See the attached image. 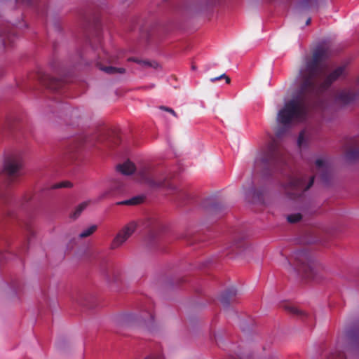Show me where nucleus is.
I'll return each mask as SVG.
<instances>
[{
  "label": "nucleus",
  "instance_id": "7ed1b4c3",
  "mask_svg": "<svg viewBox=\"0 0 359 359\" xmlns=\"http://www.w3.org/2000/svg\"><path fill=\"white\" fill-rule=\"evenodd\" d=\"M22 161L18 156L5 158L3 169L4 183L0 187V222H29L34 217L29 206L32 196L26 194L20 198H15L7 187L15 182L21 175Z\"/></svg>",
  "mask_w": 359,
  "mask_h": 359
},
{
  "label": "nucleus",
  "instance_id": "c756f323",
  "mask_svg": "<svg viewBox=\"0 0 359 359\" xmlns=\"http://www.w3.org/2000/svg\"><path fill=\"white\" fill-rule=\"evenodd\" d=\"M11 35V34L10 32L4 31V32L1 33V37L2 38L1 42L4 46H6L7 39L10 41Z\"/></svg>",
  "mask_w": 359,
  "mask_h": 359
},
{
  "label": "nucleus",
  "instance_id": "b1692460",
  "mask_svg": "<svg viewBox=\"0 0 359 359\" xmlns=\"http://www.w3.org/2000/svg\"><path fill=\"white\" fill-rule=\"evenodd\" d=\"M16 3H21L23 5L33 7L36 11L39 14L42 13L43 11H40V6L41 5L36 2L35 0H15Z\"/></svg>",
  "mask_w": 359,
  "mask_h": 359
},
{
  "label": "nucleus",
  "instance_id": "39448f33",
  "mask_svg": "<svg viewBox=\"0 0 359 359\" xmlns=\"http://www.w3.org/2000/svg\"><path fill=\"white\" fill-rule=\"evenodd\" d=\"M288 262L304 278L319 282L326 279L330 274V269L324 264L317 261L313 255L306 248L294 251Z\"/></svg>",
  "mask_w": 359,
  "mask_h": 359
},
{
  "label": "nucleus",
  "instance_id": "a878e982",
  "mask_svg": "<svg viewBox=\"0 0 359 359\" xmlns=\"http://www.w3.org/2000/svg\"><path fill=\"white\" fill-rule=\"evenodd\" d=\"M143 201V198L142 196H135L130 199L125 200L123 201L118 202V205H134L140 204Z\"/></svg>",
  "mask_w": 359,
  "mask_h": 359
},
{
  "label": "nucleus",
  "instance_id": "bb28decb",
  "mask_svg": "<svg viewBox=\"0 0 359 359\" xmlns=\"http://www.w3.org/2000/svg\"><path fill=\"white\" fill-rule=\"evenodd\" d=\"M346 158L350 161H356L359 160V147L349 150L346 154Z\"/></svg>",
  "mask_w": 359,
  "mask_h": 359
},
{
  "label": "nucleus",
  "instance_id": "423d86ee",
  "mask_svg": "<svg viewBox=\"0 0 359 359\" xmlns=\"http://www.w3.org/2000/svg\"><path fill=\"white\" fill-rule=\"evenodd\" d=\"M116 141H118V140L112 137L109 132L103 131L96 136H83L78 138L76 143H75L76 145L70 149L71 152H74L79 147L84 146L86 147H90L94 145H97V147L102 145L105 147L110 148L116 144V142H115Z\"/></svg>",
  "mask_w": 359,
  "mask_h": 359
},
{
  "label": "nucleus",
  "instance_id": "cd10ccee",
  "mask_svg": "<svg viewBox=\"0 0 359 359\" xmlns=\"http://www.w3.org/2000/svg\"><path fill=\"white\" fill-rule=\"evenodd\" d=\"M327 359H346L344 351L339 349V346L334 351L331 352Z\"/></svg>",
  "mask_w": 359,
  "mask_h": 359
},
{
  "label": "nucleus",
  "instance_id": "a211bd4d",
  "mask_svg": "<svg viewBox=\"0 0 359 359\" xmlns=\"http://www.w3.org/2000/svg\"><path fill=\"white\" fill-rule=\"evenodd\" d=\"M248 247V243L243 238L235 241L231 247V251L236 255L242 254Z\"/></svg>",
  "mask_w": 359,
  "mask_h": 359
},
{
  "label": "nucleus",
  "instance_id": "f3484780",
  "mask_svg": "<svg viewBox=\"0 0 359 359\" xmlns=\"http://www.w3.org/2000/svg\"><path fill=\"white\" fill-rule=\"evenodd\" d=\"M117 170L124 175H130L133 174L136 170L135 165L130 161H126L122 164L117 165Z\"/></svg>",
  "mask_w": 359,
  "mask_h": 359
},
{
  "label": "nucleus",
  "instance_id": "4468645a",
  "mask_svg": "<svg viewBox=\"0 0 359 359\" xmlns=\"http://www.w3.org/2000/svg\"><path fill=\"white\" fill-rule=\"evenodd\" d=\"M238 294L237 290L234 287H231L226 290L220 297V302L224 308H228L231 304L236 300Z\"/></svg>",
  "mask_w": 359,
  "mask_h": 359
},
{
  "label": "nucleus",
  "instance_id": "f704fd0d",
  "mask_svg": "<svg viewBox=\"0 0 359 359\" xmlns=\"http://www.w3.org/2000/svg\"><path fill=\"white\" fill-rule=\"evenodd\" d=\"M147 314H148V316L149 317V318L148 320H146L145 318L144 317V320L146 322L147 325H149V324L152 323L153 320H154V316L151 312H149Z\"/></svg>",
  "mask_w": 359,
  "mask_h": 359
},
{
  "label": "nucleus",
  "instance_id": "c9c22d12",
  "mask_svg": "<svg viewBox=\"0 0 359 359\" xmlns=\"http://www.w3.org/2000/svg\"><path fill=\"white\" fill-rule=\"evenodd\" d=\"M219 0H204L205 4L208 6L215 4Z\"/></svg>",
  "mask_w": 359,
  "mask_h": 359
},
{
  "label": "nucleus",
  "instance_id": "9d476101",
  "mask_svg": "<svg viewBox=\"0 0 359 359\" xmlns=\"http://www.w3.org/2000/svg\"><path fill=\"white\" fill-rule=\"evenodd\" d=\"M336 101L341 105L354 104L359 102V79L353 89H344L336 95Z\"/></svg>",
  "mask_w": 359,
  "mask_h": 359
},
{
  "label": "nucleus",
  "instance_id": "6e6552de",
  "mask_svg": "<svg viewBox=\"0 0 359 359\" xmlns=\"http://www.w3.org/2000/svg\"><path fill=\"white\" fill-rule=\"evenodd\" d=\"M37 78L43 87L53 93H60L65 84L62 80L51 76L41 70L37 73Z\"/></svg>",
  "mask_w": 359,
  "mask_h": 359
},
{
  "label": "nucleus",
  "instance_id": "c85d7f7f",
  "mask_svg": "<svg viewBox=\"0 0 359 359\" xmlns=\"http://www.w3.org/2000/svg\"><path fill=\"white\" fill-rule=\"evenodd\" d=\"M97 226H90L86 229L82 231L79 233V237L84 238L92 235L96 230Z\"/></svg>",
  "mask_w": 359,
  "mask_h": 359
},
{
  "label": "nucleus",
  "instance_id": "e433bc0d",
  "mask_svg": "<svg viewBox=\"0 0 359 359\" xmlns=\"http://www.w3.org/2000/svg\"><path fill=\"white\" fill-rule=\"evenodd\" d=\"M50 65H51V68L53 69V70L54 72L59 73V69H57L55 62H52Z\"/></svg>",
  "mask_w": 359,
  "mask_h": 359
},
{
  "label": "nucleus",
  "instance_id": "2eb2a0df",
  "mask_svg": "<svg viewBox=\"0 0 359 359\" xmlns=\"http://www.w3.org/2000/svg\"><path fill=\"white\" fill-rule=\"evenodd\" d=\"M318 6V0H295L294 9L297 12L306 11Z\"/></svg>",
  "mask_w": 359,
  "mask_h": 359
},
{
  "label": "nucleus",
  "instance_id": "412c9836",
  "mask_svg": "<svg viewBox=\"0 0 359 359\" xmlns=\"http://www.w3.org/2000/svg\"><path fill=\"white\" fill-rule=\"evenodd\" d=\"M87 42L93 49L95 50L98 48V45L100 46L101 44V36L98 28H96L95 38L90 39V37H88Z\"/></svg>",
  "mask_w": 359,
  "mask_h": 359
},
{
  "label": "nucleus",
  "instance_id": "2f4dec72",
  "mask_svg": "<svg viewBox=\"0 0 359 359\" xmlns=\"http://www.w3.org/2000/svg\"><path fill=\"white\" fill-rule=\"evenodd\" d=\"M222 79H226V82L227 83H229L230 81H231L230 78L229 76H227L225 74H223L220 75L219 76L210 79V81L214 83L216 81H219V80Z\"/></svg>",
  "mask_w": 359,
  "mask_h": 359
},
{
  "label": "nucleus",
  "instance_id": "393cba45",
  "mask_svg": "<svg viewBox=\"0 0 359 359\" xmlns=\"http://www.w3.org/2000/svg\"><path fill=\"white\" fill-rule=\"evenodd\" d=\"M286 219L289 223H297L299 222H305L304 216L301 213H292L286 215Z\"/></svg>",
  "mask_w": 359,
  "mask_h": 359
},
{
  "label": "nucleus",
  "instance_id": "f8f14e48",
  "mask_svg": "<svg viewBox=\"0 0 359 359\" xmlns=\"http://www.w3.org/2000/svg\"><path fill=\"white\" fill-rule=\"evenodd\" d=\"M314 169L321 181L328 184L331 179V168L329 163L325 159L318 158L315 162Z\"/></svg>",
  "mask_w": 359,
  "mask_h": 359
},
{
  "label": "nucleus",
  "instance_id": "7c9ffc66",
  "mask_svg": "<svg viewBox=\"0 0 359 359\" xmlns=\"http://www.w3.org/2000/svg\"><path fill=\"white\" fill-rule=\"evenodd\" d=\"M72 186L71 182H62L60 183H57L53 185L51 187L52 189H58V188H62V187H69Z\"/></svg>",
  "mask_w": 359,
  "mask_h": 359
},
{
  "label": "nucleus",
  "instance_id": "72a5a7b5",
  "mask_svg": "<svg viewBox=\"0 0 359 359\" xmlns=\"http://www.w3.org/2000/svg\"><path fill=\"white\" fill-rule=\"evenodd\" d=\"M145 359H164L161 353L151 354Z\"/></svg>",
  "mask_w": 359,
  "mask_h": 359
},
{
  "label": "nucleus",
  "instance_id": "aec40b11",
  "mask_svg": "<svg viewBox=\"0 0 359 359\" xmlns=\"http://www.w3.org/2000/svg\"><path fill=\"white\" fill-rule=\"evenodd\" d=\"M310 142V137L306 130H302L299 135L297 144L299 148L306 147Z\"/></svg>",
  "mask_w": 359,
  "mask_h": 359
},
{
  "label": "nucleus",
  "instance_id": "4be33fe9",
  "mask_svg": "<svg viewBox=\"0 0 359 359\" xmlns=\"http://www.w3.org/2000/svg\"><path fill=\"white\" fill-rule=\"evenodd\" d=\"M129 61H133L134 62H136L140 65H142V67H152V68H154V69H156L158 67V64L155 62V61H149V60H140L137 57H130L128 59Z\"/></svg>",
  "mask_w": 359,
  "mask_h": 359
},
{
  "label": "nucleus",
  "instance_id": "6ab92c4d",
  "mask_svg": "<svg viewBox=\"0 0 359 359\" xmlns=\"http://www.w3.org/2000/svg\"><path fill=\"white\" fill-rule=\"evenodd\" d=\"M88 201H84L79 205H78L74 210L70 212L69 217L72 219H76L82 213V212L87 208L88 205Z\"/></svg>",
  "mask_w": 359,
  "mask_h": 359
},
{
  "label": "nucleus",
  "instance_id": "1a4fd4ad",
  "mask_svg": "<svg viewBox=\"0 0 359 359\" xmlns=\"http://www.w3.org/2000/svg\"><path fill=\"white\" fill-rule=\"evenodd\" d=\"M299 236L295 241L301 245H308L315 243H323L324 238L317 235L316 229L304 226L298 230Z\"/></svg>",
  "mask_w": 359,
  "mask_h": 359
},
{
  "label": "nucleus",
  "instance_id": "f257e3e1",
  "mask_svg": "<svg viewBox=\"0 0 359 359\" xmlns=\"http://www.w3.org/2000/svg\"><path fill=\"white\" fill-rule=\"evenodd\" d=\"M329 57V50L325 45H318L313 50L312 56H306L297 78V89L292 98L279 110L276 120L279 126L276 136L280 137L290 128L293 122L306 120L311 112L316 111L325 117L327 103L322 93L341 76L345 66H339L327 74L325 60Z\"/></svg>",
  "mask_w": 359,
  "mask_h": 359
},
{
  "label": "nucleus",
  "instance_id": "4c0bfd02",
  "mask_svg": "<svg viewBox=\"0 0 359 359\" xmlns=\"http://www.w3.org/2000/svg\"><path fill=\"white\" fill-rule=\"evenodd\" d=\"M150 231L151 232L148 236L149 240H151L156 236V233L155 232H154L152 230H150Z\"/></svg>",
  "mask_w": 359,
  "mask_h": 359
},
{
  "label": "nucleus",
  "instance_id": "ea45409f",
  "mask_svg": "<svg viewBox=\"0 0 359 359\" xmlns=\"http://www.w3.org/2000/svg\"><path fill=\"white\" fill-rule=\"evenodd\" d=\"M311 22V19L309 18L306 22V25H309Z\"/></svg>",
  "mask_w": 359,
  "mask_h": 359
},
{
  "label": "nucleus",
  "instance_id": "a19ab883",
  "mask_svg": "<svg viewBox=\"0 0 359 359\" xmlns=\"http://www.w3.org/2000/svg\"><path fill=\"white\" fill-rule=\"evenodd\" d=\"M191 69L192 70H196V67L194 65H191Z\"/></svg>",
  "mask_w": 359,
  "mask_h": 359
},
{
  "label": "nucleus",
  "instance_id": "ddd939ff",
  "mask_svg": "<svg viewBox=\"0 0 359 359\" xmlns=\"http://www.w3.org/2000/svg\"><path fill=\"white\" fill-rule=\"evenodd\" d=\"M136 226H125L114 238L111 248L115 249L121 246L135 231Z\"/></svg>",
  "mask_w": 359,
  "mask_h": 359
},
{
  "label": "nucleus",
  "instance_id": "dca6fc26",
  "mask_svg": "<svg viewBox=\"0 0 359 359\" xmlns=\"http://www.w3.org/2000/svg\"><path fill=\"white\" fill-rule=\"evenodd\" d=\"M287 311L292 314L297 316L305 323L309 324L313 320V316L294 306H287Z\"/></svg>",
  "mask_w": 359,
  "mask_h": 359
},
{
  "label": "nucleus",
  "instance_id": "20e7f679",
  "mask_svg": "<svg viewBox=\"0 0 359 359\" xmlns=\"http://www.w3.org/2000/svg\"><path fill=\"white\" fill-rule=\"evenodd\" d=\"M137 180L152 189H167L172 192V198L179 208L192 205L195 202L194 196L184 188L175 187L167 181V176L162 170L144 165L137 171Z\"/></svg>",
  "mask_w": 359,
  "mask_h": 359
},
{
  "label": "nucleus",
  "instance_id": "f03ea898",
  "mask_svg": "<svg viewBox=\"0 0 359 359\" xmlns=\"http://www.w3.org/2000/svg\"><path fill=\"white\" fill-rule=\"evenodd\" d=\"M253 170L266 182L246 191V200L253 204H264L265 198L275 184L281 187L290 198H299L314 181V176L295 174L287 163L283 149L274 142L257 154Z\"/></svg>",
  "mask_w": 359,
  "mask_h": 359
},
{
  "label": "nucleus",
  "instance_id": "0eeeda50",
  "mask_svg": "<svg viewBox=\"0 0 359 359\" xmlns=\"http://www.w3.org/2000/svg\"><path fill=\"white\" fill-rule=\"evenodd\" d=\"M201 208L204 211L205 215L214 222L217 219L222 217L227 210L226 204L215 196H210L204 198L201 202Z\"/></svg>",
  "mask_w": 359,
  "mask_h": 359
},
{
  "label": "nucleus",
  "instance_id": "5701e85b",
  "mask_svg": "<svg viewBox=\"0 0 359 359\" xmlns=\"http://www.w3.org/2000/svg\"><path fill=\"white\" fill-rule=\"evenodd\" d=\"M100 69L107 74H124L126 72V69L122 67H114L111 66L109 67H102L101 66Z\"/></svg>",
  "mask_w": 359,
  "mask_h": 359
},
{
  "label": "nucleus",
  "instance_id": "473e14b6",
  "mask_svg": "<svg viewBox=\"0 0 359 359\" xmlns=\"http://www.w3.org/2000/svg\"><path fill=\"white\" fill-rule=\"evenodd\" d=\"M159 108L161 110L168 111V113H170L171 114H172L174 116L177 117V114H176L175 111L172 108L165 107V106H161Z\"/></svg>",
  "mask_w": 359,
  "mask_h": 359
},
{
  "label": "nucleus",
  "instance_id": "58836bf2",
  "mask_svg": "<svg viewBox=\"0 0 359 359\" xmlns=\"http://www.w3.org/2000/svg\"><path fill=\"white\" fill-rule=\"evenodd\" d=\"M55 29H56V30H57V31H60V25H59V23H58V22H56V23L55 24Z\"/></svg>",
  "mask_w": 359,
  "mask_h": 359
},
{
  "label": "nucleus",
  "instance_id": "9b49d317",
  "mask_svg": "<svg viewBox=\"0 0 359 359\" xmlns=\"http://www.w3.org/2000/svg\"><path fill=\"white\" fill-rule=\"evenodd\" d=\"M346 339L348 344L344 349L359 359V328L347 330Z\"/></svg>",
  "mask_w": 359,
  "mask_h": 359
}]
</instances>
